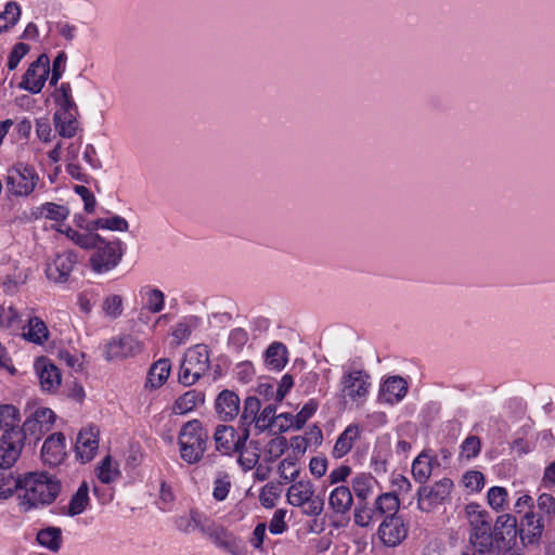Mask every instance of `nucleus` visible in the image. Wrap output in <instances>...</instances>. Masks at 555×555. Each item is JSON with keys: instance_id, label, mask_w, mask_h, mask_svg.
<instances>
[{"instance_id": "1", "label": "nucleus", "mask_w": 555, "mask_h": 555, "mask_svg": "<svg viewBox=\"0 0 555 555\" xmlns=\"http://www.w3.org/2000/svg\"><path fill=\"white\" fill-rule=\"evenodd\" d=\"M466 514L469 524L468 543L477 552L491 555L494 547L498 548L500 543L504 540H511L508 531L505 530H512L513 515H500L492 525L489 513L480 509L477 504L467 505Z\"/></svg>"}, {"instance_id": "2", "label": "nucleus", "mask_w": 555, "mask_h": 555, "mask_svg": "<svg viewBox=\"0 0 555 555\" xmlns=\"http://www.w3.org/2000/svg\"><path fill=\"white\" fill-rule=\"evenodd\" d=\"M61 492V481L48 473H27L18 494L23 512L52 504Z\"/></svg>"}, {"instance_id": "3", "label": "nucleus", "mask_w": 555, "mask_h": 555, "mask_svg": "<svg viewBox=\"0 0 555 555\" xmlns=\"http://www.w3.org/2000/svg\"><path fill=\"white\" fill-rule=\"evenodd\" d=\"M209 435L198 420L186 422L180 429L178 444L180 456L188 464L198 463L207 449Z\"/></svg>"}, {"instance_id": "4", "label": "nucleus", "mask_w": 555, "mask_h": 555, "mask_svg": "<svg viewBox=\"0 0 555 555\" xmlns=\"http://www.w3.org/2000/svg\"><path fill=\"white\" fill-rule=\"evenodd\" d=\"M93 253L89 262L91 270L98 274H104L114 270L121 261L125 254L124 244L120 240L106 241L102 236L92 247Z\"/></svg>"}, {"instance_id": "5", "label": "nucleus", "mask_w": 555, "mask_h": 555, "mask_svg": "<svg viewBox=\"0 0 555 555\" xmlns=\"http://www.w3.org/2000/svg\"><path fill=\"white\" fill-rule=\"evenodd\" d=\"M4 182L9 196L27 197L36 189L39 176L33 166L17 163L8 168Z\"/></svg>"}, {"instance_id": "6", "label": "nucleus", "mask_w": 555, "mask_h": 555, "mask_svg": "<svg viewBox=\"0 0 555 555\" xmlns=\"http://www.w3.org/2000/svg\"><path fill=\"white\" fill-rule=\"evenodd\" d=\"M454 485L450 478H442L433 486H421L417 489V508L429 513L437 505L444 504L449 499Z\"/></svg>"}, {"instance_id": "7", "label": "nucleus", "mask_w": 555, "mask_h": 555, "mask_svg": "<svg viewBox=\"0 0 555 555\" xmlns=\"http://www.w3.org/2000/svg\"><path fill=\"white\" fill-rule=\"evenodd\" d=\"M341 392L353 402L365 400L370 391V375L363 370L344 373L340 379Z\"/></svg>"}, {"instance_id": "8", "label": "nucleus", "mask_w": 555, "mask_h": 555, "mask_svg": "<svg viewBox=\"0 0 555 555\" xmlns=\"http://www.w3.org/2000/svg\"><path fill=\"white\" fill-rule=\"evenodd\" d=\"M50 73V60L47 54H40L25 72L18 87L33 94L41 92Z\"/></svg>"}, {"instance_id": "9", "label": "nucleus", "mask_w": 555, "mask_h": 555, "mask_svg": "<svg viewBox=\"0 0 555 555\" xmlns=\"http://www.w3.org/2000/svg\"><path fill=\"white\" fill-rule=\"evenodd\" d=\"M24 448V433L17 428L5 429L0 438V469L11 468Z\"/></svg>"}, {"instance_id": "10", "label": "nucleus", "mask_w": 555, "mask_h": 555, "mask_svg": "<svg viewBox=\"0 0 555 555\" xmlns=\"http://www.w3.org/2000/svg\"><path fill=\"white\" fill-rule=\"evenodd\" d=\"M249 438V429L243 428L241 435L236 433L233 426L218 425L214 434L216 448L224 454H231L245 448Z\"/></svg>"}, {"instance_id": "11", "label": "nucleus", "mask_w": 555, "mask_h": 555, "mask_svg": "<svg viewBox=\"0 0 555 555\" xmlns=\"http://www.w3.org/2000/svg\"><path fill=\"white\" fill-rule=\"evenodd\" d=\"M377 534L385 546L395 547L406 538L408 528L401 516H386L378 527Z\"/></svg>"}, {"instance_id": "12", "label": "nucleus", "mask_w": 555, "mask_h": 555, "mask_svg": "<svg viewBox=\"0 0 555 555\" xmlns=\"http://www.w3.org/2000/svg\"><path fill=\"white\" fill-rule=\"evenodd\" d=\"M517 530L525 546H538L544 531L543 518L534 511H528L517 525Z\"/></svg>"}, {"instance_id": "13", "label": "nucleus", "mask_w": 555, "mask_h": 555, "mask_svg": "<svg viewBox=\"0 0 555 555\" xmlns=\"http://www.w3.org/2000/svg\"><path fill=\"white\" fill-rule=\"evenodd\" d=\"M142 351V346L138 339L131 335H124L112 339L106 346L104 358L107 361L122 360L134 357Z\"/></svg>"}, {"instance_id": "14", "label": "nucleus", "mask_w": 555, "mask_h": 555, "mask_svg": "<svg viewBox=\"0 0 555 555\" xmlns=\"http://www.w3.org/2000/svg\"><path fill=\"white\" fill-rule=\"evenodd\" d=\"M76 263L77 255L72 250H65L47 264L46 275L55 283H66Z\"/></svg>"}, {"instance_id": "15", "label": "nucleus", "mask_w": 555, "mask_h": 555, "mask_svg": "<svg viewBox=\"0 0 555 555\" xmlns=\"http://www.w3.org/2000/svg\"><path fill=\"white\" fill-rule=\"evenodd\" d=\"M99 434L100 430L96 426H89L79 431L75 449L76 456L82 463H88L94 457L99 448Z\"/></svg>"}, {"instance_id": "16", "label": "nucleus", "mask_w": 555, "mask_h": 555, "mask_svg": "<svg viewBox=\"0 0 555 555\" xmlns=\"http://www.w3.org/2000/svg\"><path fill=\"white\" fill-rule=\"evenodd\" d=\"M66 456L65 436L62 433H54L43 442L41 457L50 466L61 464Z\"/></svg>"}, {"instance_id": "17", "label": "nucleus", "mask_w": 555, "mask_h": 555, "mask_svg": "<svg viewBox=\"0 0 555 555\" xmlns=\"http://www.w3.org/2000/svg\"><path fill=\"white\" fill-rule=\"evenodd\" d=\"M240 397L233 390L224 389L216 398V413L224 422L234 420L240 413Z\"/></svg>"}, {"instance_id": "18", "label": "nucleus", "mask_w": 555, "mask_h": 555, "mask_svg": "<svg viewBox=\"0 0 555 555\" xmlns=\"http://www.w3.org/2000/svg\"><path fill=\"white\" fill-rule=\"evenodd\" d=\"M35 369L43 390L54 391L59 388L61 385V373L49 359L39 358L35 362Z\"/></svg>"}, {"instance_id": "19", "label": "nucleus", "mask_w": 555, "mask_h": 555, "mask_svg": "<svg viewBox=\"0 0 555 555\" xmlns=\"http://www.w3.org/2000/svg\"><path fill=\"white\" fill-rule=\"evenodd\" d=\"M183 361L195 372L202 376L209 369V350L208 346L201 344L190 348L185 354Z\"/></svg>"}, {"instance_id": "20", "label": "nucleus", "mask_w": 555, "mask_h": 555, "mask_svg": "<svg viewBox=\"0 0 555 555\" xmlns=\"http://www.w3.org/2000/svg\"><path fill=\"white\" fill-rule=\"evenodd\" d=\"M199 525L201 532L207 535L218 547L222 550L225 546H230L229 543L235 538V535L225 527L215 522L208 517H206L205 522Z\"/></svg>"}, {"instance_id": "21", "label": "nucleus", "mask_w": 555, "mask_h": 555, "mask_svg": "<svg viewBox=\"0 0 555 555\" xmlns=\"http://www.w3.org/2000/svg\"><path fill=\"white\" fill-rule=\"evenodd\" d=\"M439 465L436 456H430L427 451L420 453L412 463V475L422 486L430 478L434 466Z\"/></svg>"}, {"instance_id": "22", "label": "nucleus", "mask_w": 555, "mask_h": 555, "mask_svg": "<svg viewBox=\"0 0 555 555\" xmlns=\"http://www.w3.org/2000/svg\"><path fill=\"white\" fill-rule=\"evenodd\" d=\"M171 372V363L169 359L163 358L154 362L146 376L145 388L158 389L168 379Z\"/></svg>"}, {"instance_id": "23", "label": "nucleus", "mask_w": 555, "mask_h": 555, "mask_svg": "<svg viewBox=\"0 0 555 555\" xmlns=\"http://www.w3.org/2000/svg\"><path fill=\"white\" fill-rule=\"evenodd\" d=\"M406 391L408 384L402 377L390 376L380 388V397L385 402L393 404L399 402L406 395Z\"/></svg>"}, {"instance_id": "24", "label": "nucleus", "mask_w": 555, "mask_h": 555, "mask_svg": "<svg viewBox=\"0 0 555 555\" xmlns=\"http://www.w3.org/2000/svg\"><path fill=\"white\" fill-rule=\"evenodd\" d=\"M360 434L361 430L357 424L347 426L336 439L332 450L333 457L341 459L347 455L351 451L354 441L360 438Z\"/></svg>"}, {"instance_id": "25", "label": "nucleus", "mask_w": 555, "mask_h": 555, "mask_svg": "<svg viewBox=\"0 0 555 555\" xmlns=\"http://www.w3.org/2000/svg\"><path fill=\"white\" fill-rule=\"evenodd\" d=\"M353 496L350 488L338 486L334 488L328 498V505L337 515H346L352 507Z\"/></svg>"}, {"instance_id": "26", "label": "nucleus", "mask_w": 555, "mask_h": 555, "mask_svg": "<svg viewBox=\"0 0 555 555\" xmlns=\"http://www.w3.org/2000/svg\"><path fill=\"white\" fill-rule=\"evenodd\" d=\"M377 480L371 475L361 473L351 479V488L357 499V504L365 503L373 495Z\"/></svg>"}, {"instance_id": "27", "label": "nucleus", "mask_w": 555, "mask_h": 555, "mask_svg": "<svg viewBox=\"0 0 555 555\" xmlns=\"http://www.w3.org/2000/svg\"><path fill=\"white\" fill-rule=\"evenodd\" d=\"M314 494V486L310 480L294 481L287 490V502L296 507L306 505Z\"/></svg>"}, {"instance_id": "28", "label": "nucleus", "mask_w": 555, "mask_h": 555, "mask_svg": "<svg viewBox=\"0 0 555 555\" xmlns=\"http://www.w3.org/2000/svg\"><path fill=\"white\" fill-rule=\"evenodd\" d=\"M205 395L196 389L188 390L181 395L173 403L172 412L183 415L193 411L198 404H203Z\"/></svg>"}, {"instance_id": "29", "label": "nucleus", "mask_w": 555, "mask_h": 555, "mask_svg": "<svg viewBox=\"0 0 555 555\" xmlns=\"http://www.w3.org/2000/svg\"><path fill=\"white\" fill-rule=\"evenodd\" d=\"M78 116L79 115H63L61 113H54L53 124L55 131L59 133V135L67 139L74 138L80 129Z\"/></svg>"}, {"instance_id": "30", "label": "nucleus", "mask_w": 555, "mask_h": 555, "mask_svg": "<svg viewBox=\"0 0 555 555\" xmlns=\"http://www.w3.org/2000/svg\"><path fill=\"white\" fill-rule=\"evenodd\" d=\"M287 354L286 346L280 341H274L266 350V365L271 370L281 371L288 361Z\"/></svg>"}, {"instance_id": "31", "label": "nucleus", "mask_w": 555, "mask_h": 555, "mask_svg": "<svg viewBox=\"0 0 555 555\" xmlns=\"http://www.w3.org/2000/svg\"><path fill=\"white\" fill-rule=\"evenodd\" d=\"M23 330L24 338L30 343L42 345L49 338L47 324L38 317L29 318L27 325Z\"/></svg>"}, {"instance_id": "32", "label": "nucleus", "mask_w": 555, "mask_h": 555, "mask_svg": "<svg viewBox=\"0 0 555 555\" xmlns=\"http://www.w3.org/2000/svg\"><path fill=\"white\" fill-rule=\"evenodd\" d=\"M89 503V486L87 481H82L72 495L66 512L64 513L70 517L80 515L87 509Z\"/></svg>"}, {"instance_id": "33", "label": "nucleus", "mask_w": 555, "mask_h": 555, "mask_svg": "<svg viewBox=\"0 0 555 555\" xmlns=\"http://www.w3.org/2000/svg\"><path fill=\"white\" fill-rule=\"evenodd\" d=\"M55 104L57 106L55 113H61L63 115H79V111L73 99L72 88L68 82H63L56 90Z\"/></svg>"}, {"instance_id": "34", "label": "nucleus", "mask_w": 555, "mask_h": 555, "mask_svg": "<svg viewBox=\"0 0 555 555\" xmlns=\"http://www.w3.org/2000/svg\"><path fill=\"white\" fill-rule=\"evenodd\" d=\"M23 476H15L10 468L0 469V499H8L14 491H22Z\"/></svg>"}, {"instance_id": "35", "label": "nucleus", "mask_w": 555, "mask_h": 555, "mask_svg": "<svg viewBox=\"0 0 555 555\" xmlns=\"http://www.w3.org/2000/svg\"><path fill=\"white\" fill-rule=\"evenodd\" d=\"M80 144L70 143L66 151V171L75 180L88 182V175L82 172L81 167L77 164Z\"/></svg>"}, {"instance_id": "36", "label": "nucleus", "mask_w": 555, "mask_h": 555, "mask_svg": "<svg viewBox=\"0 0 555 555\" xmlns=\"http://www.w3.org/2000/svg\"><path fill=\"white\" fill-rule=\"evenodd\" d=\"M37 542L51 552H57L62 545V530L59 527H48L37 533Z\"/></svg>"}, {"instance_id": "37", "label": "nucleus", "mask_w": 555, "mask_h": 555, "mask_svg": "<svg viewBox=\"0 0 555 555\" xmlns=\"http://www.w3.org/2000/svg\"><path fill=\"white\" fill-rule=\"evenodd\" d=\"M375 511L383 516L398 515L400 501L395 492H385L375 499Z\"/></svg>"}, {"instance_id": "38", "label": "nucleus", "mask_w": 555, "mask_h": 555, "mask_svg": "<svg viewBox=\"0 0 555 555\" xmlns=\"http://www.w3.org/2000/svg\"><path fill=\"white\" fill-rule=\"evenodd\" d=\"M378 518H380V515L375 511V504L370 506L369 501H365V503L356 505L353 512V520L356 525L366 528Z\"/></svg>"}, {"instance_id": "39", "label": "nucleus", "mask_w": 555, "mask_h": 555, "mask_svg": "<svg viewBox=\"0 0 555 555\" xmlns=\"http://www.w3.org/2000/svg\"><path fill=\"white\" fill-rule=\"evenodd\" d=\"M96 229L126 232L129 229V223L125 218L115 215L109 218H98L96 220L90 222L88 230L93 231Z\"/></svg>"}, {"instance_id": "40", "label": "nucleus", "mask_w": 555, "mask_h": 555, "mask_svg": "<svg viewBox=\"0 0 555 555\" xmlns=\"http://www.w3.org/2000/svg\"><path fill=\"white\" fill-rule=\"evenodd\" d=\"M260 408H261V403L257 397L249 396L245 399L243 412L241 414V420H240L243 428L247 427L249 429V426L251 424L256 425Z\"/></svg>"}, {"instance_id": "41", "label": "nucleus", "mask_w": 555, "mask_h": 555, "mask_svg": "<svg viewBox=\"0 0 555 555\" xmlns=\"http://www.w3.org/2000/svg\"><path fill=\"white\" fill-rule=\"evenodd\" d=\"M512 530L508 531V534L511 535V540H504L502 543L499 544V547H494L491 555H522L519 548L517 547V519L514 516L512 519Z\"/></svg>"}, {"instance_id": "42", "label": "nucleus", "mask_w": 555, "mask_h": 555, "mask_svg": "<svg viewBox=\"0 0 555 555\" xmlns=\"http://www.w3.org/2000/svg\"><path fill=\"white\" fill-rule=\"evenodd\" d=\"M276 418V404L269 403L263 408L261 412H259L255 428L258 429L259 433L271 429L273 426H275Z\"/></svg>"}, {"instance_id": "43", "label": "nucleus", "mask_w": 555, "mask_h": 555, "mask_svg": "<svg viewBox=\"0 0 555 555\" xmlns=\"http://www.w3.org/2000/svg\"><path fill=\"white\" fill-rule=\"evenodd\" d=\"M21 15L20 5L10 1L5 4L4 11L0 14V33L8 30L10 27L14 26Z\"/></svg>"}, {"instance_id": "44", "label": "nucleus", "mask_w": 555, "mask_h": 555, "mask_svg": "<svg viewBox=\"0 0 555 555\" xmlns=\"http://www.w3.org/2000/svg\"><path fill=\"white\" fill-rule=\"evenodd\" d=\"M99 480L103 483H111L115 481L119 476V470L117 466H114L112 463V457L106 455L98 466Z\"/></svg>"}, {"instance_id": "45", "label": "nucleus", "mask_w": 555, "mask_h": 555, "mask_svg": "<svg viewBox=\"0 0 555 555\" xmlns=\"http://www.w3.org/2000/svg\"><path fill=\"white\" fill-rule=\"evenodd\" d=\"M206 516L201 514L197 511L192 509L190 512V517H180L177 519V528L185 533H190L195 529L201 531V525L205 522Z\"/></svg>"}, {"instance_id": "46", "label": "nucleus", "mask_w": 555, "mask_h": 555, "mask_svg": "<svg viewBox=\"0 0 555 555\" xmlns=\"http://www.w3.org/2000/svg\"><path fill=\"white\" fill-rule=\"evenodd\" d=\"M281 483L268 482L260 491L259 501L264 508H273L281 495Z\"/></svg>"}, {"instance_id": "47", "label": "nucleus", "mask_w": 555, "mask_h": 555, "mask_svg": "<svg viewBox=\"0 0 555 555\" xmlns=\"http://www.w3.org/2000/svg\"><path fill=\"white\" fill-rule=\"evenodd\" d=\"M66 235L78 246L89 249L92 248L93 245L96 244V241L100 240L99 234L92 233V231L89 230L87 233H81L73 229H68L66 231Z\"/></svg>"}, {"instance_id": "48", "label": "nucleus", "mask_w": 555, "mask_h": 555, "mask_svg": "<svg viewBox=\"0 0 555 555\" xmlns=\"http://www.w3.org/2000/svg\"><path fill=\"white\" fill-rule=\"evenodd\" d=\"M18 410L12 404L0 405V430L17 428L18 423Z\"/></svg>"}, {"instance_id": "49", "label": "nucleus", "mask_w": 555, "mask_h": 555, "mask_svg": "<svg viewBox=\"0 0 555 555\" xmlns=\"http://www.w3.org/2000/svg\"><path fill=\"white\" fill-rule=\"evenodd\" d=\"M296 457L287 456L281 461L278 472L283 482L295 481L299 476V469L296 468Z\"/></svg>"}, {"instance_id": "50", "label": "nucleus", "mask_w": 555, "mask_h": 555, "mask_svg": "<svg viewBox=\"0 0 555 555\" xmlns=\"http://www.w3.org/2000/svg\"><path fill=\"white\" fill-rule=\"evenodd\" d=\"M146 289V309L152 313H158L164 309L165 306V295L158 288H150Z\"/></svg>"}, {"instance_id": "51", "label": "nucleus", "mask_w": 555, "mask_h": 555, "mask_svg": "<svg viewBox=\"0 0 555 555\" xmlns=\"http://www.w3.org/2000/svg\"><path fill=\"white\" fill-rule=\"evenodd\" d=\"M17 429L24 433V441L27 436H33L36 440H39L41 435L48 433L33 414L25 420L22 428L17 427Z\"/></svg>"}, {"instance_id": "52", "label": "nucleus", "mask_w": 555, "mask_h": 555, "mask_svg": "<svg viewBox=\"0 0 555 555\" xmlns=\"http://www.w3.org/2000/svg\"><path fill=\"white\" fill-rule=\"evenodd\" d=\"M507 491L503 487L490 488L487 495L489 505L495 511L503 509L507 501Z\"/></svg>"}, {"instance_id": "53", "label": "nucleus", "mask_w": 555, "mask_h": 555, "mask_svg": "<svg viewBox=\"0 0 555 555\" xmlns=\"http://www.w3.org/2000/svg\"><path fill=\"white\" fill-rule=\"evenodd\" d=\"M41 209L46 218L54 221L65 220L69 214L65 206L55 203H46Z\"/></svg>"}, {"instance_id": "54", "label": "nucleus", "mask_w": 555, "mask_h": 555, "mask_svg": "<svg viewBox=\"0 0 555 555\" xmlns=\"http://www.w3.org/2000/svg\"><path fill=\"white\" fill-rule=\"evenodd\" d=\"M463 483L466 489L479 492L485 486V476L479 470H468L463 476Z\"/></svg>"}, {"instance_id": "55", "label": "nucleus", "mask_w": 555, "mask_h": 555, "mask_svg": "<svg viewBox=\"0 0 555 555\" xmlns=\"http://www.w3.org/2000/svg\"><path fill=\"white\" fill-rule=\"evenodd\" d=\"M481 450V442L477 436H468L461 444V454L467 460L476 457Z\"/></svg>"}, {"instance_id": "56", "label": "nucleus", "mask_w": 555, "mask_h": 555, "mask_svg": "<svg viewBox=\"0 0 555 555\" xmlns=\"http://www.w3.org/2000/svg\"><path fill=\"white\" fill-rule=\"evenodd\" d=\"M231 488V481L228 474H223L214 481L212 496L216 501L227 499Z\"/></svg>"}, {"instance_id": "57", "label": "nucleus", "mask_w": 555, "mask_h": 555, "mask_svg": "<svg viewBox=\"0 0 555 555\" xmlns=\"http://www.w3.org/2000/svg\"><path fill=\"white\" fill-rule=\"evenodd\" d=\"M104 312L111 318H118L122 313V298L119 295H111L103 302Z\"/></svg>"}, {"instance_id": "58", "label": "nucleus", "mask_w": 555, "mask_h": 555, "mask_svg": "<svg viewBox=\"0 0 555 555\" xmlns=\"http://www.w3.org/2000/svg\"><path fill=\"white\" fill-rule=\"evenodd\" d=\"M317 410L318 403L314 400H310L304 404L301 410L295 415V428L301 429Z\"/></svg>"}, {"instance_id": "59", "label": "nucleus", "mask_w": 555, "mask_h": 555, "mask_svg": "<svg viewBox=\"0 0 555 555\" xmlns=\"http://www.w3.org/2000/svg\"><path fill=\"white\" fill-rule=\"evenodd\" d=\"M29 46L23 42L16 43L11 50L8 57V68L14 70L21 60L29 52Z\"/></svg>"}, {"instance_id": "60", "label": "nucleus", "mask_w": 555, "mask_h": 555, "mask_svg": "<svg viewBox=\"0 0 555 555\" xmlns=\"http://www.w3.org/2000/svg\"><path fill=\"white\" fill-rule=\"evenodd\" d=\"M67 55L64 51L57 53L52 64V73L50 77V86H56L63 74V67L65 66Z\"/></svg>"}, {"instance_id": "61", "label": "nucleus", "mask_w": 555, "mask_h": 555, "mask_svg": "<svg viewBox=\"0 0 555 555\" xmlns=\"http://www.w3.org/2000/svg\"><path fill=\"white\" fill-rule=\"evenodd\" d=\"M286 511L283 508H279L274 512L273 517L269 524V531L272 534H282L286 530L285 524Z\"/></svg>"}, {"instance_id": "62", "label": "nucleus", "mask_w": 555, "mask_h": 555, "mask_svg": "<svg viewBox=\"0 0 555 555\" xmlns=\"http://www.w3.org/2000/svg\"><path fill=\"white\" fill-rule=\"evenodd\" d=\"M237 452L240 453L237 462L244 470L254 468L259 461V453L257 452V449L255 451H249L244 448Z\"/></svg>"}, {"instance_id": "63", "label": "nucleus", "mask_w": 555, "mask_h": 555, "mask_svg": "<svg viewBox=\"0 0 555 555\" xmlns=\"http://www.w3.org/2000/svg\"><path fill=\"white\" fill-rule=\"evenodd\" d=\"M201 377H202L201 374H195V372L193 370H191V367L188 365V363L182 361V363L180 365L179 377H178L179 383H181L183 386H192Z\"/></svg>"}, {"instance_id": "64", "label": "nucleus", "mask_w": 555, "mask_h": 555, "mask_svg": "<svg viewBox=\"0 0 555 555\" xmlns=\"http://www.w3.org/2000/svg\"><path fill=\"white\" fill-rule=\"evenodd\" d=\"M537 506L540 512L551 516L555 514V498L548 493H542L537 499Z\"/></svg>"}]
</instances>
